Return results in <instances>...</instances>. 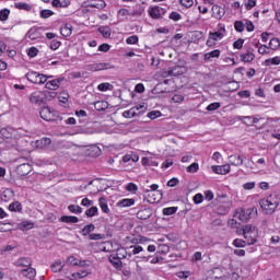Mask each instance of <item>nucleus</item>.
I'll use <instances>...</instances> for the list:
<instances>
[{
    "label": "nucleus",
    "mask_w": 280,
    "mask_h": 280,
    "mask_svg": "<svg viewBox=\"0 0 280 280\" xmlns=\"http://www.w3.org/2000/svg\"><path fill=\"white\" fill-rule=\"evenodd\" d=\"M161 112L159 110H152L150 113H148V117L149 119H159V117H161Z\"/></svg>",
    "instance_id": "603ef678"
},
{
    "label": "nucleus",
    "mask_w": 280,
    "mask_h": 280,
    "mask_svg": "<svg viewBox=\"0 0 280 280\" xmlns=\"http://www.w3.org/2000/svg\"><path fill=\"white\" fill-rule=\"evenodd\" d=\"M27 36L31 40H36L37 38H40L42 36L40 28H31L27 32Z\"/></svg>",
    "instance_id": "5701e85b"
},
{
    "label": "nucleus",
    "mask_w": 280,
    "mask_h": 280,
    "mask_svg": "<svg viewBox=\"0 0 280 280\" xmlns=\"http://www.w3.org/2000/svg\"><path fill=\"white\" fill-rule=\"evenodd\" d=\"M25 78L28 80V82H32L33 84H45V82H47V80H49V78L51 77L38 73L36 71H31L26 73Z\"/></svg>",
    "instance_id": "7ed1b4c3"
},
{
    "label": "nucleus",
    "mask_w": 280,
    "mask_h": 280,
    "mask_svg": "<svg viewBox=\"0 0 280 280\" xmlns=\"http://www.w3.org/2000/svg\"><path fill=\"white\" fill-rule=\"evenodd\" d=\"M49 16H54V11L49 9H45L40 11V18L42 19H49Z\"/></svg>",
    "instance_id": "49530a36"
},
{
    "label": "nucleus",
    "mask_w": 280,
    "mask_h": 280,
    "mask_svg": "<svg viewBox=\"0 0 280 280\" xmlns=\"http://www.w3.org/2000/svg\"><path fill=\"white\" fill-rule=\"evenodd\" d=\"M27 56H28L30 58H36V56H38V48H36V47H31V48L28 49Z\"/></svg>",
    "instance_id": "864d4df0"
},
{
    "label": "nucleus",
    "mask_w": 280,
    "mask_h": 280,
    "mask_svg": "<svg viewBox=\"0 0 280 280\" xmlns=\"http://www.w3.org/2000/svg\"><path fill=\"white\" fill-rule=\"evenodd\" d=\"M93 231H95V225L94 224H88L83 228L82 233L84 235V237H86V235H91V233H93Z\"/></svg>",
    "instance_id": "c9c22d12"
},
{
    "label": "nucleus",
    "mask_w": 280,
    "mask_h": 280,
    "mask_svg": "<svg viewBox=\"0 0 280 280\" xmlns=\"http://www.w3.org/2000/svg\"><path fill=\"white\" fill-rule=\"evenodd\" d=\"M9 16H10L9 9L0 10V21H5Z\"/></svg>",
    "instance_id": "8fccbe9b"
},
{
    "label": "nucleus",
    "mask_w": 280,
    "mask_h": 280,
    "mask_svg": "<svg viewBox=\"0 0 280 280\" xmlns=\"http://www.w3.org/2000/svg\"><path fill=\"white\" fill-rule=\"evenodd\" d=\"M233 47L234 49H242L244 47V39L238 38L237 40H235Z\"/></svg>",
    "instance_id": "13d9d810"
},
{
    "label": "nucleus",
    "mask_w": 280,
    "mask_h": 280,
    "mask_svg": "<svg viewBox=\"0 0 280 280\" xmlns=\"http://www.w3.org/2000/svg\"><path fill=\"white\" fill-rule=\"evenodd\" d=\"M167 10L161 8V7H151L149 8V15L151 19L159 20L163 19V15H165Z\"/></svg>",
    "instance_id": "423d86ee"
},
{
    "label": "nucleus",
    "mask_w": 280,
    "mask_h": 280,
    "mask_svg": "<svg viewBox=\"0 0 280 280\" xmlns=\"http://www.w3.org/2000/svg\"><path fill=\"white\" fill-rule=\"evenodd\" d=\"M200 168V166L198 165V163H192L187 167V172H189L190 174H195V172H198V170Z\"/></svg>",
    "instance_id": "3c124183"
},
{
    "label": "nucleus",
    "mask_w": 280,
    "mask_h": 280,
    "mask_svg": "<svg viewBox=\"0 0 280 280\" xmlns=\"http://www.w3.org/2000/svg\"><path fill=\"white\" fill-rule=\"evenodd\" d=\"M14 266L27 268V267L32 266V259L26 258V257L19 258L14 262Z\"/></svg>",
    "instance_id": "aec40b11"
},
{
    "label": "nucleus",
    "mask_w": 280,
    "mask_h": 280,
    "mask_svg": "<svg viewBox=\"0 0 280 280\" xmlns=\"http://www.w3.org/2000/svg\"><path fill=\"white\" fill-rule=\"evenodd\" d=\"M172 101L175 103V104H183V102H185V96L180 95V94H175L173 97H172Z\"/></svg>",
    "instance_id": "09e8293b"
},
{
    "label": "nucleus",
    "mask_w": 280,
    "mask_h": 280,
    "mask_svg": "<svg viewBox=\"0 0 280 280\" xmlns=\"http://www.w3.org/2000/svg\"><path fill=\"white\" fill-rule=\"evenodd\" d=\"M145 12V7H141V4H137L136 9L131 11L130 16H141Z\"/></svg>",
    "instance_id": "7c9ffc66"
},
{
    "label": "nucleus",
    "mask_w": 280,
    "mask_h": 280,
    "mask_svg": "<svg viewBox=\"0 0 280 280\" xmlns=\"http://www.w3.org/2000/svg\"><path fill=\"white\" fill-rule=\"evenodd\" d=\"M68 210L70 213H82V207L75 205L68 206Z\"/></svg>",
    "instance_id": "c03bdc74"
},
{
    "label": "nucleus",
    "mask_w": 280,
    "mask_h": 280,
    "mask_svg": "<svg viewBox=\"0 0 280 280\" xmlns=\"http://www.w3.org/2000/svg\"><path fill=\"white\" fill-rule=\"evenodd\" d=\"M259 215V212L257 211V207H252L248 209L244 208H237L234 218L236 220H240V222H248L252 218H257Z\"/></svg>",
    "instance_id": "f03ea898"
},
{
    "label": "nucleus",
    "mask_w": 280,
    "mask_h": 280,
    "mask_svg": "<svg viewBox=\"0 0 280 280\" xmlns=\"http://www.w3.org/2000/svg\"><path fill=\"white\" fill-rule=\"evenodd\" d=\"M135 205V199H122L118 201L117 207H132Z\"/></svg>",
    "instance_id": "473e14b6"
},
{
    "label": "nucleus",
    "mask_w": 280,
    "mask_h": 280,
    "mask_svg": "<svg viewBox=\"0 0 280 280\" xmlns=\"http://www.w3.org/2000/svg\"><path fill=\"white\" fill-rule=\"evenodd\" d=\"M220 103L215 102V103H211L207 106V110H209L210 113L213 110H218V108H220Z\"/></svg>",
    "instance_id": "6e6d98bb"
},
{
    "label": "nucleus",
    "mask_w": 280,
    "mask_h": 280,
    "mask_svg": "<svg viewBox=\"0 0 280 280\" xmlns=\"http://www.w3.org/2000/svg\"><path fill=\"white\" fill-rule=\"evenodd\" d=\"M202 200H205V196H202V194H197L194 196L195 205H200Z\"/></svg>",
    "instance_id": "e2e57ef3"
},
{
    "label": "nucleus",
    "mask_w": 280,
    "mask_h": 280,
    "mask_svg": "<svg viewBox=\"0 0 280 280\" xmlns=\"http://www.w3.org/2000/svg\"><path fill=\"white\" fill-rule=\"evenodd\" d=\"M269 47H270V49H273V50L280 49V40H279V38L270 39Z\"/></svg>",
    "instance_id": "4c0bfd02"
},
{
    "label": "nucleus",
    "mask_w": 280,
    "mask_h": 280,
    "mask_svg": "<svg viewBox=\"0 0 280 280\" xmlns=\"http://www.w3.org/2000/svg\"><path fill=\"white\" fill-rule=\"evenodd\" d=\"M128 253H129V257L131 255H139V253H143V247H141L140 245H131L128 248Z\"/></svg>",
    "instance_id": "a878e982"
},
{
    "label": "nucleus",
    "mask_w": 280,
    "mask_h": 280,
    "mask_svg": "<svg viewBox=\"0 0 280 280\" xmlns=\"http://www.w3.org/2000/svg\"><path fill=\"white\" fill-rule=\"evenodd\" d=\"M86 218H93L94 215H97V207L92 206L90 209L85 211Z\"/></svg>",
    "instance_id": "ea45409f"
},
{
    "label": "nucleus",
    "mask_w": 280,
    "mask_h": 280,
    "mask_svg": "<svg viewBox=\"0 0 280 280\" xmlns=\"http://www.w3.org/2000/svg\"><path fill=\"white\" fill-rule=\"evenodd\" d=\"M127 45H137L139 43V36L132 35L126 39Z\"/></svg>",
    "instance_id": "de8ad7c7"
},
{
    "label": "nucleus",
    "mask_w": 280,
    "mask_h": 280,
    "mask_svg": "<svg viewBox=\"0 0 280 280\" xmlns=\"http://www.w3.org/2000/svg\"><path fill=\"white\" fill-rule=\"evenodd\" d=\"M28 100L31 104H35L36 106H43L45 102H47V94L43 91H35L30 94Z\"/></svg>",
    "instance_id": "20e7f679"
},
{
    "label": "nucleus",
    "mask_w": 280,
    "mask_h": 280,
    "mask_svg": "<svg viewBox=\"0 0 280 280\" xmlns=\"http://www.w3.org/2000/svg\"><path fill=\"white\" fill-rule=\"evenodd\" d=\"M62 45V43L58 39H54L50 43V49H52V51H56V49H59V47Z\"/></svg>",
    "instance_id": "5fc2aeb1"
},
{
    "label": "nucleus",
    "mask_w": 280,
    "mask_h": 280,
    "mask_svg": "<svg viewBox=\"0 0 280 280\" xmlns=\"http://www.w3.org/2000/svg\"><path fill=\"white\" fill-rule=\"evenodd\" d=\"M229 163L235 167H240V165H244V158L242 155H230Z\"/></svg>",
    "instance_id": "dca6fc26"
},
{
    "label": "nucleus",
    "mask_w": 280,
    "mask_h": 280,
    "mask_svg": "<svg viewBox=\"0 0 280 280\" xmlns=\"http://www.w3.org/2000/svg\"><path fill=\"white\" fill-rule=\"evenodd\" d=\"M92 272L93 271H91V269H85V270L78 271L75 273L79 279H84L85 277H89V275H92Z\"/></svg>",
    "instance_id": "a19ab883"
},
{
    "label": "nucleus",
    "mask_w": 280,
    "mask_h": 280,
    "mask_svg": "<svg viewBox=\"0 0 280 280\" xmlns=\"http://www.w3.org/2000/svg\"><path fill=\"white\" fill-rule=\"evenodd\" d=\"M142 259H147V261H150V264H159V261H161L159 256H142Z\"/></svg>",
    "instance_id": "a18cd8bd"
},
{
    "label": "nucleus",
    "mask_w": 280,
    "mask_h": 280,
    "mask_svg": "<svg viewBox=\"0 0 280 280\" xmlns=\"http://www.w3.org/2000/svg\"><path fill=\"white\" fill-rule=\"evenodd\" d=\"M21 273L23 275V277H26L27 279H34V277H36V269L30 267V268L23 269Z\"/></svg>",
    "instance_id": "b1692460"
},
{
    "label": "nucleus",
    "mask_w": 280,
    "mask_h": 280,
    "mask_svg": "<svg viewBox=\"0 0 280 280\" xmlns=\"http://www.w3.org/2000/svg\"><path fill=\"white\" fill-rule=\"evenodd\" d=\"M94 107L95 110H106V108H108V102L106 101H97L96 103H94Z\"/></svg>",
    "instance_id": "c756f323"
},
{
    "label": "nucleus",
    "mask_w": 280,
    "mask_h": 280,
    "mask_svg": "<svg viewBox=\"0 0 280 280\" xmlns=\"http://www.w3.org/2000/svg\"><path fill=\"white\" fill-rule=\"evenodd\" d=\"M234 30H236L237 32H244V22L236 21L234 23Z\"/></svg>",
    "instance_id": "bf43d9fd"
},
{
    "label": "nucleus",
    "mask_w": 280,
    "mask_h": 280,
    "mask_svg": "<svg viewBox=\"0 0 280 280\" xmlns=\"http://www.w3.org/2000/svg\"><path fill=\"white\" fill-rule=\"evenodd\" d=\"M89 240H93V241L104 240V234H89Z\"/></svg>",
    "instance_id": "774afa93"
},
{
    "label": "nucleus",
    "mask_w": 280,
    "mask_h": 280,
    "mask_svg": "<svg viewBox=\"0 0 280 280\" xmlns=\"http://www.w3.org/2000/svg\"><path fill=\"white\" fill-rule=\"evenodd\" d=\"M141 108H143V105L131 107L129 110H125L122 113V117H125V119H132V117H138V115H141V112H139Z\"/></svg>",
    "instance_id": "6e6552de"
},
{
    "label": "nucleus",
    "mask_w": 280,
    "mask_h": 280,
    "mask_svg": "<svg viewBox=\"0 0 280 280\" xmlns=\"http://www.w3.org/2000/svg\"><path fill=\"white\" fill-rule=\"evenodd\" d=\"M9 211H13V212L23 211V206L19 201H13L9 205Z\"/></svg>",
    "instance_id": "c85d7f7f"
},
{
    "label": "nucleus",
    "mask_w": 280,
    "mask_h": 280,
    "mask_svg": "<svg viewBox=\"0 0 280 280\" xmlns=\"http://www.w3.org/2000/svg\"><path fill=\"white\" fill-rule=\"evenodd\" d=\"M265 65L267 67H270V65H280V58L279 57H273L265 60Z\"/></svg>",
    "instance_id": "79ce46f5"
},
{
    "label": "nucleus",
    "mask_w": 280,
    "mask_h": 280,
    "mask_svg": "<svg viewBox=\"0 0 280 280\" xmlns=\"http://www.w3.org/2000/svg\"><path fill=\"white\" fill-rule=\"evenodd\" d=\"M222 32H226L224 27H221L218 32H210L209 38L211 40H222L224 38V34Z\"/></svg>",
    "instance_id": "a211bd4d"
},
{
    "label": "nucleus",
    "mask_w": 280,
    "mask_h": 280,
    "mask_svg": "<svg viewBox=\"0 0 280 280\" xmlns=\"http://www.w3.org/2000/svg\"><path fill=\"white\" fill-rule=\"evenodd\" d=\"M11 198H14V191L12 189H7L1 195V200L8 202Z\"/></svg>",
    "instance_id": "bb28decb"
},
{
    "label": "nucleus",
    "mask_w": 280,
    "mask_h": 280,
    "mask_svg": "<svg viewBox=\"0 0 280 280\" xmlns=\"http://www.w3.org/2000/svg\"><path fill=\"white\" fill-rule=\"evenodd\" d=\"M77 266H79V268H89L91 266V260H79Z\"/></svg>",
    "instance_id": "338daca9"
},
{
    "label": "nucleus",
    "mask_w": 280,
    "mask_h": 280,
    "mask_svg": "<svg viewBox=\"0 0 280 280\" xmlns=\"http://www.w3.org/2000/svg\"><path fill=\"white\" fill-rule=\"evenodd\" d=\"M18 10H25L26 12L32 11V5L25 3V2H18L14 4Z\"/></svg>",
    "instance_id": "72a5a7b5"
},
{
    "label": "nucleus",
    "mask_w": 280,
    "mask_h": 280,
    "mask_svg": "<svg viewBox=\"0 0 280 280\" xmlns=\"http://www.w3.org/2000/svg\"><path fill=\"white\" fill-rule=\"evenodd\" d=\"M98 205H100V208L102 209L103 213H109L110 212V209L108 208V202L106 201V198L101 197L98 199Z\"/></svg>",
    "instance_id": "393cba45"
},
{
    "label": "nucleus",
    "mask_w": 280,
    "mask_h": 280,
    "mask_svg": "<svg viewBox=\"0 0 280 280\" xmlns=\"http://www.w3.org/2000/svg\"><path fill=\"white\" fill-rule=\"evenodd\" d=\"M65 82V77L59 78V79H54L51 81H46V89L49 91H58L60 89V84Z\"/></svg>",
    "instance_id": "9d476101"
},
{
    "label": "nucleus",
    "mask_w": 280,
    "mask_h": 280,
    "mask_svg": "<svg viewBox=\"0 0 280 280\" xmlns=\"http://www.w3.org/2000/svg\"><path fill=\"white\" fill-rule=\"evenodd\" d=\"M279 195H270L266 199H261L259 201L260 208L262 209L264 213L267 215H271L273 211H277V207H279Z\"/></svg>",
    "instance_id": "f257e3e1"
},
{
    "label": "nucleus",
    "mask_w": 280,
    "mask_h": 280,
    "mask_svg": "<svg viewBox=\"0 0 280 280\" xmlns=\"http://www.w3.org/2000/svg\"><path fill=\"white\" fill-rule=\"evenodd\" d=\"M178 211V207H168L162 210L163 215H174Z\"/></svg>",
    "instance_id": "e433bc0d"
},
{
    "label": "nucleus",
    "mask_w": 280,
    "mask_h": 280,
    "mask_svg": "<svg viewBox=\"0 0 280 280\" xmlns=\"http://www.w3.org/2000/svg\"><path fill=\"white\" fill-rule=\"evenodd\" d=\"M150 218H152V209L150 208H144L137 212L138 220H150Z\"/></svg>",
    "instance_id": "9b49d317"
},
{
    "label": "nucleus",
    "mask_w": 280,
    "mask_h": 280,
    "mask_svg": "<svg viewBox=\"0 0 280 280\" xmlns=\"http://www.w3.org/2000/svg\"><path fill=\"white\" fill-rule=\"evenodd\" d=\"M39 115L44 121H56V117L58 116L57 110H51L49 107H43L39 112Z\"/></svg>",
    "instance_id": "39448f33"
},
{
    "label": "nucleus",
    "mask_w": 280,
    "mask_h": 280,
    "mask_svg": "<svg viewBox=\"0 0 280 280\" xmlns=\"http://www.w3.org/2000/svg\"><path fill=\"white\" fill-rule=\"evenodd\" d=\"M159 253H161L162 255H165L167 253H170V246H167L166 244H162L159 246Z\"/></svg>",
    "instance_id": "4d7b16f0"
},
{
    "label": "nucleus",
    "mask_w": 280,
    "mask_h": 280,
    "mask_svg": "<svg viewBox=\"0 0 280 280\" xmlns=\"http://www.w3.org/2000/svg\"><path fill=\"white\" fill-rule=\"evenodd\" d=\"M16 170L20 176H27V174L32 172V165H30V163H23L20 164Z\"/></svg>",
    "instance_id": "4468645a"
},
{
    "label": "nucleus",
    "mask_w": 280,
    "mask_h": 280,
    "mask_svg": "<svg viewBox=\"0 0 280 280\" xmlns=\"http://www.w3.org/2000/svg\"><path fill=\"white\" fill-rule=\"evenodd\" d=\"M109 261L115 268H119V266H121V260H119L118 258L109 257Z\"/></svg>",
    "instance_id": "0e129e2a"
},
{
    "label": "nucleus",
    "mask_w": 280,
    "mask_h": 280,
    "mask_svg": "<svg viewBox=\"0 0 280 280\" xmlns=\"http://www.w3.org/2000/svg\"><path fill=\"white\" fill-rule=\"evenodd\" d=\"M126 189L127 191H138L139 187L137 186V184L135 183H129L127 186H126Z\"/></svg>",
    "instance_id": "680f3d73"
},
{
    "label": "nucleus",
    "mask_w": 280,
    "mask_h": 280,
    "mask_svg": "<svg viewBox=\"0 0 280 280\" xmlns=\"http://www.w3.org/2000/svg\"><path fill=\"white\" fill-rule=\"evenodd\" d=\"M224 14H226V11L224 10V8L214 4L212 5V16L213 19H222V16H224Z\"/></svg>",
    "instance_id": "ddd939ff"
},
{
    "label": "nucleus",
    "mask_w": 280,
    "mask_h": 280,
    "mask_svg": "<svg viewBox=\"0 0 280 280\" xmlns=\"http://www.w3.org/2000/svg\"><path fill=\"white\" fill-rule=\"evenodd\" d=\"M110 63L101 62V63H90L85 66L86 71H106V69H112Z\"/></svg>",
    "instance_id": "0eeeda50"
},
{
    "label": "nucleus",
    "mask_w": 280,
    "mask_h": 280,
    "mask_svg": "<svg viewBox=\"0 0 280 280\" xmlns=\"http://www.w3.org/2000/svg\"><path fill=\"white\" fill-rule=\"evenodd\" d=\"M34 145L38 150H45V148H49V145H51V139H49V138H42L40 140H36Z\"/></svg>",
    "instance_id": "f8f14e48"
},
{
    "label": "nucleus",
    "mask_w": 280,
    "mask_h": 280,
    "mask_svg": "<svg viewBox=\"0 0 280 280\" xmlns=\"http://www.w3.org/2000/svg\"><path fill=\"white\" fill-rule=\"evenodd\" d=\"M255 49L249 48L246 54L241 55L242 62H253L255 60Z\"/></svg>",
    "instance_id": "f3484780"
},
{
    "label": "nucleus",
    "mask_w": 280,
    "mask_h": 280,
    "mask_svg": "<svg viewBox=\"0 0 280 280\" xmlns=\"http://www.w3.org/2000/svg\"><path fill=\"white\" fill-rule=\"evenodd\" d=\"M253 231H255V228L250 224L244 225L242 230H240V233L244 235L245 240H248V235H252Z\"/></svg>",
    "instance_id": "4be33fe9"
},
{
    "label": "nucleus",
    "mask_w": 280,
    "mask_h": 280,
    "mask_svg": "<svg viewBox=\"0 0 280 280\" xmlns=\"http://www.w3.org/2000/svg\"><path fill=\"white\" fill-rule=\"evenodd\" d=\"M178 75H183V67L180 66H175L166 71H164L163 77L164 78H170V77H178Z\"/></svg>",
    "instance_id": "1a4fd4ad"
},
{
    "label": "nucleus",
    "mask_w": 280,
    "mask_h": 280,
    "mask_svg": "<svg viewBox=\"0 0 280 280\" xmlns=\"http://www.w3.org/2000/svg\"><path fill=\"white\" fill-rule=\"evenodd\" d=\"M73 30L70 24H66L60 28L61 36L69 37L72 34Z\"/></svg>",
    "instance_id": "cd10ccee"
},
{
    "label": "nucleus",
    "mask_w": 280,
    "mask_h": 280,
    "mask_svg": "<svg viewBox=\"0 0 280 280\" xmlns=\"http://www.w3.org/2000/svg\"><path fill=\"white\" fill-rule=\"evenodd\" d=\"M98 32H100V34H102V36L104 38H110V27H108V26H101L98 28Z\"/></svg>",
    "instance_id": "f704fd0d"
},
{
    "label": "nucleus",
    "mask_w": 280,
    "mask_h": 280,
    "mask_svg": "<svg viewBox=\"0 0 280 280\" xmlns=\"http://www.w3.org/2000/svg\"><path fill=\"white\" fill-rule=\"evenodd\" d=\"M212 172H214V174H229V172H231V165L225 164V165H219V166H212Z\"/></svg>",
    "instance_id": "2eb2a0df"
},
{
    "label": "nucleus",
    "mask_w": 280,
    "mask_h": 280,
    "mask_svg": "<svg viewBox=\"0 0 280 280\" xmlns=\"http://www.w3.org/2000/svg\"><path fill=\"white\" fill-rule=\"evenodd\" d=\"M62 268H65L62 260H57L51 265L52 272H62Z\"/></svg>",
    "instance_id": "2f4dec72"
},
{
    "label": "nucleus",
    "mask_w": 280,
    "mask_h": 280,
    "mask_svg": "<svg viewBox=\"0 0 280 280\" xmlns=\"http://www.w3.org/2000/svg\"><path fill=\"white\" fill-rule=\"evenodd\" d=\"M88 5L89 8H96V10H104L106 2L104 0H92Z\"/></svg>",
    "instance_id": "6ab92c4d"
},
{
    "label": "nucleus",
    "mask_w": 280,
    "mask_h": 280,
    "mask_svg": "<svg viewBox=\"0 0 280 280\" xmlns=\"http://www.w3.org/2000/svg\"><path fill=\"white\" fill-rule=\"evenodd\" d=\"M246 241L242 240V238H236L233 241V246H235L236 248H244V246H246Z\"/></svg>",
    "instance_id": "37998d69"
},
{
    "label": "nucleus",
    "mask_w": 280,
    "mask_h": 280,
    "mask_svg": "<svg viewBox=\"0 0 280 280\" xmlns=\"http://www.w3.org/2000/svg\"><path fill=\"white\" fill-rule=\"evenodd\" d=\"M60 222H65L66 224H78V222H80V219L73 215H62L60 218Z\"/></svg>",
    "instance_id": "412c9836"
},
{
    "label": "nucleus",
    "mask_w": 280,
    "mask_h": 280,
    "mask_svg": "<svg viewBox=\"0 0 280 280\" xmlns=\"http://www.w3.org/2000/svg\"><path fill=\"white\" fill-rule=\"evenodd\" d=\"M180 5L184 8H191L194 5V0H179Z\"/></svg>",
    "instance_id": "69168bd1"
},
{
    "label": "nucleus",
    "mask_w": 280,
    "mask_h": 280,
    "mask_svg": "<svg viewBox=\"0 0 280 280\" xmlns=\"http://www.w3.org/2000/svg\"><path fill=\"white\" fill-rule=\"evenodd\" d=\"M67 261L70 266H78L80 259L75 258L74 256H69Z\"/></svg>",
    "instance_id": "052dcab7"
},
{
    "label": "nucleus",
    "mask_w": 280,
    "mask_h": 280,
    "mask_svg": "<svg viewBox=\"0 0 280 280\" xmlns=\"http://www.w3.org/2000/svg\"><path fill=\"white\" fill-rule=\"evenodd\" d=\"M98 91L106 92V91H113V84L110 83H101L97 86Z\"/></svg>",
    "instance_id": "58836bf2"
}]
</instances>
